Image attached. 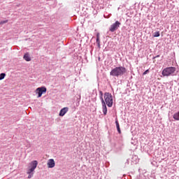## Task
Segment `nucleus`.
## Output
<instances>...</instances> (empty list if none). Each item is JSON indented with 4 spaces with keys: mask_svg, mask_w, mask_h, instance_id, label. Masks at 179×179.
Instances as JSON below:
<instances>
[{
    "mask_svg": "<svg viewBox=\"0 0 179 179\" xmlns=\"http://www.w3.org/2000/svg\"><path fill=\"white\" fill-rule=\"evenodd\" d=\"M127 69L124 66H120V67H115L113 69L111 70L110 72V76H116L118 78V76H122L124 73H126Z\"/></svg>",
    "mask_w": 179,
    "mask_h": 179,
    "instance_id": "obj_1",
    "label": "nucleus"
},
{
    "mask_svg": "<svg viewBox=\"0 0 179 179\" xmlns=\"http://www.w3.org/2000/svg\"><path fill=\"white\" fill-rule=\"evenodd\" d=\"M104 103L108 107H113V95L110 92L104 94Z\"/></svg>",
    "mask_w": 179,
    "mask_h": 179,
    "instance_id": "obj_2",
    "label": "nucleus"
},
{
    "mask_svg": "<svg viewBox=\"0 0 179 179\" xmlns=\"http://www.w3.org/2000/svg\"><path fill=\"white\" fill-rule=\"evenodd\" d=\"M176 72V67H166L162 71L163 76H170Z\"/></svg>",
    "mask_w": 179,
    "mask_h": 179,
    "instance_id": "obj_3",
    "label": "nucleus"
},
{
    "mask_svg": "<svg viewBox=\"0 0 179 179\" xmlns=\"http://www.w3.org/2000/svg\"><path fill=\"white\" fill-rule=\"evenodd\" d=\"M36 94H38V97H41L43 93H47V88L45 87H38L35 91Z\"/></svg>",
    "mask_w": 179,
    "mask_h": 179,
    "instance_id": "obj_4",
    "label": "nucleus"
},
{
    "mask_svg": "<svg viewBox=\"0 0 179 179\" xmlns=\"http://www.w3.org/2000/svg\"><path fill=\"white\" fill-rule=\"evenodd\" d=\"M120 26H121V22H120V21H116L115 23L110 25L109 30L112 33H114L115 30H118V29L120 28Z\"/></svg>",
    "mask_w": 179,
    "mask_h": 179,
    "instance_id": "obj_5",
    "label": "nucleus"
},
{
    "mask_svg": "<svg viewBox=\"0 0 179 179\" xmlns=\"http://www.w3.org/2000/svg\"><path fill=\"white\" fill-rule=\"evenodd\" d=\"M47 164L48 169H54V167H55V161L54 159H48Z\"/></svg>",
    "mask_w": 179,
    "mask_h": 179,
    "instance_id": "obj_6",
    "label": "nucleus"
},
{
    "mask_svg": "<svg viewBox=\"0 0 179 179\" xmlns=\"http://www.w3.org/2000/svg\"><path fill=\"white\" fill-rule=\"evenodd\" d=\"M38 164V162L36 160L32 161L30 164L28 168L32 169L33 170H36L37 169V166Z\"/></svg>",
    "mask_w": 179,
    "mask_h": 179,
    "instance_id": "obj_7",
    "label": "nucleus"
},
{
    "mask_svg": "<svg viewBox=\"0 0 179 179\" xmlns=\"http://www.w3.org/2000/svg\"><path fill=\"white\" fill-rule=\"evenodd\" d=\"M68 111H69V108L68 107L62 108L59 113V117H64V115H65Z\"/></svg>",
    "mask_w": 179,
    "mask_h": 179,
    "instance_id": "obj_8",
    "label": "nucleus"
},
{
    "mask_svg": "<svg viewBox=\"0 0 179 179\" xmlns=\"http://www.w3.org/2000/svg\"><path fill=\"white\" fill-rule=\"evenodd\" d=\"M101 101L103 115H107V106H106V102H104V99H103V97H101Z\"/></svg>",
    "mask_w": 179,
    "mask_h": 179,
    "instance_id": "obj_9",
    "label": "nucleus"
},
{
    "mask_svg": "<svg viewBox=\"0 0 179 179\" xmlns=\"http://www.w3.org/2000/svg\"><path fill=\"white\" fill-rule=\"evenodd\" d=\"M24 59L29 62V61H31V58L30 57V55L29 53H25L24 55Z\"/></svg>",
    "mask_w": 179,
    "mask_h": 179,
    "instance_id": "obj_10",
    "label": "nucleus"
},
{
    "mask_svg": "<svg viewBox=\"0 0 179 179\" xmlns=\"http://www.w3.org/2000/svg\"><path fill=\"white\" fill-rule=\"evenodd\" d=\"M115 124H116V128L117 129L118 133L121 134V129L120 128V123L118 122L117 120H116Z\"/></svg>",
    "mask_w": 179,
    "mask_h": 179,
    "instance_id": "obj_11",
    "label": "nucleus"
},
{
    "mask_svg": "<svg viewBox=\"0 0 179 179\" xmlns=\"http://www.w3.org/2000/svg\"><path fill=\"white\" fill-rule=\"evenodd\" d=\"M27 174H34V169H33L31 168H28V169L27 171Z\"/></svg>",
    "mask_w": 179,
    "mask_h": 179,
    "instance_id": "obj_12",
    "label": "nucleus"
},
{
    "mask_svg": "<svg viewBox=\"0 0 179 179\" xmlns=\"http://www.w3.org/2000/svg\"><path fill=\"white\" fill-rule=\"evenodd\" d=\"M173 118L174 120H176V121H179V112L175 113L173 115Z\"/></svg>",
    "mask_w": 179,
    "mask_h": 179,
    "instance_id": "obj_13",
    "label": "nucleus"
},
{
    "mask_svg": "<svg viewBox=\"0 0 179 179\" xmlns=\"http://www.w3.org/2000/svg\"><path fill=\"white\" fill-rule=\"evenodd\" d=\"M5 76H6V74H5V73H1L0 74V80L5 79Z\"/></svg>",
    "mask_w": 179,
    "mask_h": 179,
    "instance_id": "obj_14",
    "label": "nucleus"
},
{
    "mask_svg": "<svg viewBox=\"0 0 179 179\" xmlns=\"http://www.w3.org/2000/svg\"><path fill=\"white\" fill-rule=\"evenodd\" d=\"M96 43L98 44V47H100V37L99 36V34L96 36Z\"/></svg>",
    "mask_w": 179,
    "mask_h": 179,
    "instance_id": "obj_15",
    "label": "nucleus"
},
{
    "mask_svg": "<svg viewBox=\"0 0 179 179\" xmlns=\"http://www.w3.org/2000/svg\"><path fill=\"white\" fill-rule=\"evenodd\" d=\"M159 36H160V32L159 31L155 32L153 34V37H159Z\"/></svg>",
    "mask_w": 179,
    "mask_h": 179,
    "instance_id": "obj_16",
    "label": "nucleus"
},
{
    "mask_svg": "<svg viewBox=\"0 0 179 179\" xmlns=\"http://www.w3.org/2000/svg\"><path fill=\"white\" fill-rule=\"evenodd\" d=\"M5 23H8V20H4V21H1V22H0V24H5Z\"/></svg>",
    "mask_w": 179,
    "mask_h": 179,
    "instance_id": "obj_17",
    "label": "nucleus"
},
{
    "mask_svg": "<svg viewBox=\"0 0 179 179\" xmlns=\"http://www.w3.org/2000/svg\"><path fill=\"white\" fill-rule=\"evenodd\" d=\"M147 73H149V69L146 70L143 73V75H147Z\"/></svg>",
    "mask_w": 179,
    "mask_h": 179,
    "instance_id": "obj_18",
    "label": "nucleus"
},
{
    "mask_svg": "<svg viewBox=\"0 0 179 179\" xmlns=\"http://www.w3.org/2000/svg\"><path fill=\"white\" fill-rule=\"evenodd\" d=\"M29 174V176H28V178H31V177H33V173H28Z\"/></svg>",
    "mask_w": 179,
    "mask_h": 179,
    "instance_id": "obj_19",
    "label": "nucleus"
},
{
    "mask_svg": "<svg viewBox=\"0 0 179 179\" xmlns=\"http://www.w3.org/2000/svg\"><path fill=\"white\" fill-rule=\"evenodd\" d=\"M30 143H28V145H27V148H30Z\"/></svg>",
    "mask_w": 179,
    "mask_h": 179,
    "instance_id": "obj_20",
    "label": "nucleus"
},
{
    "mask_svg": "<svg viewBox=\"0 0 179 179\" xmlns=\"http://www.w3.org/2000/svg\"><path fill=\"white\" fill-rule=\"evenodd\" d=\"M101 96H103V92H100Z\"/></svg>",
    "mask_w": 179,
    "mask_h": 179,
    "instance_id": "obj_21",
    "label": "nucleus"
}]
</instances>
